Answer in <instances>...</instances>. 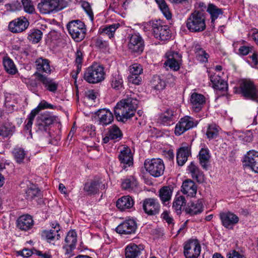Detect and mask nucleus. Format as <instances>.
I'll return each instance as SVG.
<instances>
[{
  "mask_svg": "<svg viewBox=\"0 0 258 258\" xmlns=\"http://www.w3.org/2000/svg\"><path fill=\"white\" fill-rule=\"evenodd\" d=\"M160 207V204L157 199L148 198L143 201V210L148 215L153 216L158 214Z\"/></svg>",
  "mask_w": 258,
  "mask_h": 258,
  "instance_id": "nucleus-17",
  "label": "nucleus"
},
{
  "mask_svg": "<svg viewBox=\"0 0 258 258\" xmlns=\"http://www.w3.org/2000/svg\"><path fill=\"white\" fill-rule=\"evenodd\" d=\"M185 204L186 200L184 196H176L173 202L172 208L177 214L179 215L182 210L184 209L183 207L185 206Z\"/></svg>",
  "mask_w": 258,
  "mask_h": 258,
  "instance_id": "nucleus-33",
  "label": "nucleus"
},
{
  "mask_svg": "<svg viewBox=\"0 0 258 258\" xmlns=\"http://www.w3.org/2000/svg\"><path fill=\"white\" fill-rule=\"evenodd\" d=\"M207 11L209 13L211 16V22L214 23L220 15L223 13V10L218 8L213 4H209L207 9Z\"/></svg>",
  "mask_w": 258,
  "mask_h": 258,
  "instance_id": "nucleus-35",
  "label": "nucleus"
},
{
  "mask_svg": "<svg viewBox=\"0 0 258 258\" xmlns=\"http://www.w3.org/2000/svg\"><path fill=\"white\" fill-rule=\"evenodd\" d=\"M84 79L91 84L99 83L104 79V69L97 63L88 67L84 74Z\"/></svg>",
  "mask_w": 258,
  "mask_h": 258,
  "instance_id": "nucleus-4",
  "label": "nucleus"
},
{
  "mask_svg": "<svg viewBox=\"0 0 258 258\" xmlns=\"http://www.w3.org/2000/svg\"><path fill=\"white\" fill-rule=\"evenodd\" d=\"M24 11L29 14L36 13V10L33 2L31 0H21Z\"/></svg>",
  "mask_w": 258,
  "mask_h": 258,
  "instance_id": "nucleus-47",
  "label": "nucleus"
},
{
  "mask_svg": "<svg viewBox=\"0 0 258 258\" xmlns=\"http://www.w3.org/2000/svg\"><path fill=\"white\" fill-rule=\"evenodd\" d=\"M113 139V127L110 126L108 132L105 134V136L103 138L104 143H107L110 140Z\"/></svg>",
  "mask_w": 258,
  "mask_h": 258,
  "instance_id": "nucleus-58",
  "label": "nucleus"
},
{
  "mask_svg": "<svg viewBox=\"0 0 258 258\" xmlns=\"http://www.w3.org/2000/svg\"><path fill=\"white\" fill-rule=\"evenodd\" d=\"M241 93L246 99L257 101L258 89L253 83L247 80H243L240 84Z\"/></svg>",
  "mask_w": 258,
  "mask_h": 258,
  "instance_id": "nucleus-9",
  "label": "nucleus"
},
{
  "mask_svg": "<svg viewBox=\"0 0 258 258\" xmlns=\"http://www.w3.org/2000/svg\"><path fill=\"white\" fill-rule=\"evenodd\" d=\"M123 81L120 75H118L114 81V89L122 91L123 90Z\"/></svg>",
  "mask_w": 258,
  "mask_h": 258,
  "instance_id": "nucleus-52",
  "label": "nucleus"
},
{
  "mask_svg": "<svg viewBox=\"0 0 258 258\" xmlns=\"http://www.w3.org/2000/svg\"><path fill=\"white\" fill-rule=\"evenodd\" d=\"M33 224L32 218L28 215L21 216L17 220V227L22 230L27 231L30 229Z\"/></svg>",
  "mask_w": 258,
  "mask_h": 258,
  "instance_id": "nucleus-29",
  "label": "nucleus"
},
{
  "mask_svg": "<svg viewBox=\"0 0 258 258\" xmlns=\"http://www.w3.org/2000/svg\"><path fill=\"white\" fill-rule=\"evenodd\" d=\"M210 81L214 89L218 90H226L228 88L227 83L221 78L219 74L215 73L210 76Z\"/></svg>",
  "mask_w": 258,
  "mask_h": 258,
  "instance_id": "nucleus-27",
  "label": "nucleus"
},
{
  "mask_svg": "<svg viewBox=\"0 0 258 258\" xmlns=\"http://www.w3.org/2000/svg\"><path fill=\"white\" fill-rule=\"evenodd\" d=\"M42 32L38 29H32L30 31L28 39L33 43L39 42L42 38Z\"/></svg>",
  "mask_w": 258,
  "mask_h": 258,
  "instance_id": "nucleus-42",
  "label": "nucleus"
},
{
  "mask_svg": "<svg viewBox=\"0 0 258 258\" xmlns=\"http://www.w3.org/2000/svg\"><path fill=\"white\" fill-rule=\"evenodd\" d=\"M77 241V234L76 232L74 231H69L65 238L66 244L69 245L72 247H75Z\"/></svg>",
  "mask_w": 258,
  "mask_h": 258,
  "instance_id": "nucleus-48",
  "label": "nucleus"
},
{
  "mask_svg": "<svg viewBox=\"0 0 258 258\" xmlns=\"http://www.w3.org/2000/svg\"><path fill=\"white\" fill-rule=\"evenodd\" d=\"M3 64L6 71L8 73L14 75L17 72V68L13 61L9 57L4 58Z\"/></svg>",
  "mask_w": 258,
  "mask_h": 258,
  "instance_id": "nucleus-40",
  "label": "nucleus"
},
{
  "mask_svg": "<svg viewBox=\"0 0 258 258\" xmlns=\"http://www.w3.org/2000/svg\"><path fill=\"white\" fill-rule=\"evenodd\" d=\"M201 246L197 240H190L184 246L186 258H198L201 253Z\"/></svg>",
  "mask_w": 258,
  "mask_h": 258,
  "instance_id": "nucleus-13",
  "label": "nucleus"
},
{
  "mask_svg": "<svg viewBox=\"0 0 258 258\" xmlns=\"http://www.w3.org/2000/svg\"><path fill=\"white\" fill-rule=\"evenodd\" d=\"M34 63L37 70L33 75L35 80L34 81L31 80L30 84L33 87H37L38 83L36 81H37L42 84L50 92H55L58 87L57 83L45 74H43L51 73L50 61L48 59L40 57L36 59Z\"/></svg>",
  "mask_w": 258,
  "mask_h": 258,
  "instance_id": "nucleus-1",
  "label": "nucleus"
},
{
  "mask_svg": "<svg viewBox=\"0 0 258 258\" xmlns=\"http://www.w3.org/2000/svg\"><path fill=\"white\" fill-rule=\"evenodd\" d=\"M163 218L166 221V222L169 224L173 223V218L170 217L167 211H164L162 214Z\"/></svg>",
  "mask_w": 258,
  "mask_h": 258,
  "instance_id": "nucleus-63",
  "label": "nucleus"
},
{
  "mask_svg": "<svg viewBox=\"0 0 258 258\" xmlns=\"http://www.w3.org/2000/svg\"><path fill=\"white\" fill-rule=\"evenodd\" d=\"M13 154L16 162L18 163H21L25 157L26 152L23 148L17 147L14 149Z\"/></svg>",
  "mask_w": 258,
  "mask_h": 258,
  "instance_id": "nucleus-46",
  "label": "nucleus"
},
{
  "mask_svg": "<svg viewBox=\"0 0 258 258\" xmlns=\"http://www.w3.org/2000/svg\"><path fill=\"white\" fill-rule=\"evenodd\" d=\"M130 75H141L143 73V68L141 64L134 63L129 67Z\"/></svg>",
  "mask_w": 258,
  "mask_h": 258,
  "instance_id": "nucleus-50",
  "label": "nucleus"
},
{
  "mask_svg": "<svg viewBox=\"0 0 258 258\" xmlns=\"http://www.w3.org/2000/svg\"><path fill=\"white\" fill-rule=\"evenodd\" d=\"M188 170L191 174L192 177L199 181L200 178L203 176V173L194 162L190 163L188 166Z\"/></svg>",
  "mask_w": 258,
  "mask_h": 258,
  "instance_id": "nucleus-43",
  "label": "nucleus"
},
{
  "mask_svg": "<svg viewBox=\"0 0 258 258\" xmlns=\"http://www.w3.org/2000/svg\"><path fill=\"white\" fill-rule=\"evenodd\" d=\"M120 150L118 156V159L122 166V169L127 170V168L133 165V155L130 148L127 146H119L118 150Z\"/></svg>",
  "mask_w": 258,
  "mask_h": 258,
  "instance_id": "nucleus-11",
  "label": "nucleus"
},
{
  "mask_svg": "<svg viewBox=\"0 0 258 258\" xmlns=\"http://www.w3.org/2000/svg\"><path fill=\"white\" fill-rule=\"evenodd\" d=\"M67 27L72 38L76 41H80L85 38L86 28L81 21L73 20L67 24Z\"/></svg>",
  "mask_w": 258,
  "mask_h": 258,
  "instance_id": "nucleus-6",
  "label": "nucleus"
},
{
  "mask_svg": "<svg viewBox=\"0 0 258 258\" xmlns=\"http://www.w3.org/2000/svg\"><path fill=\"white\" fill-rule=\"evenodd\" d=\"M190 101L193 110L196 112L201 110L206 102L204 96L197 93H193L191 95Z\"/></svg>",
  "mask_w": 258,
  "mask_h": 258,
  "instance_id": "nucleus-23",
  "label": "nucleus"
},
{
  "mask_svg": "<svg viewBox=\"0 0 258 258\" xmlns=\"http://www.w3.org/2000/svg\"><path fill=\"white\" fill-rule=\"evenodd\" d=\"M190 154V150L188 147H180L176 154L177 163L179 166H183L187 160Z\"/></svg>",
  "mask_w": 258,
  "mask_h": 258,
  "instance_id": "nucleus-30",
  "label": "nucleus"
},
{
  "mask_svg": "<svg viewBox=\"0 0 258 258\" xmlns=\"http://www.w3.org/2000/svg\"><path fill=\"white\" fill-rule=\"evenodd\" d=\"M59 230L60 228H58L56 230H52V229L45 230L43 232L42 236L45 237L48 240H49L50 242L54 239L58 240L60 237V234L58 233Z\"/></svg>",
  "mask_w": 258,
  "mask_h": 258,
  "instance_id": "nucleus-45",
  "label": "nucleus"
},
{
  "mask_svg": "<svg viewBox=\"0 0 258 258\" xmlns=\"http://www.w3.org/2000/svg\"><path fill=\"white\" fill-rule=\"evenodd\" d=\"M98 93L94 90H88L85 93L86 97L92 100H94L97 98Z\"/></svg>",
  "mask_w": 258,
  "mask_h": 258,
  "instance_id": "nucleus-59",
  "label": "nucleus"
},
{
  "mask_svg": "<svg viewBox=\"0 0 258 258\" xmlns=\"http://www.w3.org/2000/svg\"><path fill=\"white\" fill-rule=\"evenodd\" d=\"M15 130V126L9 121L4 122L0 125V136L8 137L12 136Z\"/></svg>",
  "mask_w": 258,
  "mask_h": 258,
  "instance_id": "nucleus-32",
  "label": "nucleus"
},
{
  "mask_svg": "<svg viewBox=\"0 0 258 258\" xmlns=\"http://www.w3.org/2000/svg\"><path fill=\"white\" fill-rule=\"evenodd\" d=\"M159 196L163 203L171 199L172 194V188L169 186L162 187L159 191Z\"/></svg>",
  "mask_w": 258,
  "mask_h": 258,
  "instance_id": "nucleus-37",
  "label": "nucleus"
},
{
  "mask_svg": "<svg viewBox=\"0 0 258 258\" xmlns=\"http://www.w3.org/2000/svg\"><path fill=\"white\" fill-rule=\"evenodd\" d=\"M186 26L191 32L196 33L204 31L206 28L205 13L199 11H194L187 19Z\"/></svg>",
  "mask_w": 258,
  "mask_h": 258,
  "instance_id": "nucleus-3",
  "label": "nucleus"
},
{
  "mask_svg": "<svg viewBox=\"0 0 258 258\" xmlns=\"http://www.w3.org/2000/svg\"><path fill=\"white\" fill-rule=\"evenodd\" d=\"M18 253L19 255H22L24 257H28L31 256L32 254V252L28 249H24L22 250H20Z\"/></svg>",
  "mask_w": 258,
  "mask_h": 258,
  "instance_id": "nucleus-64",
  "label": "nucleus"
},
{
  "mask_svg": "<svg viewBox=\"0 0 258 258\" xmlns=\"http://www.w3.org/2000/svg\"><path fill=\"white\" fill-rule=\"evenodd\" d=\"M152 32L155 38L161 41H165L171 37L169 27L160 20L153 21Z\"/></svg>",
  "mask_w": 258,
  "mask_h": 258,
  "instance_id": "nucleus-8",
  "label": "nucleus"
},
{
  "mask_svg": "<svg viewBox=\"0 0 258 258\" xmlns=\"http://www.w3.org/2000/svg\"><path fill=\"white\" fill-rule=\"evenodd\" d=\"M219 127L215 124H209L207 132L206 135L209 140L216 138L219 135Z\"/></svg>",
  "mask_w": 258,
  "mask_h": 258,
  "instance_id": "nucleus-44",
  "label": "nucleus"
},
{
  "mask_svg": "<svg viewBox=\"0 0 258 258\" xmlns=\"http://www.w3.org/2000/svg\"><path fill=\"white\" fill-rule=\"evenodd\" d=\"M29 26V22L25 17L15 19L9 24V30L13 33H20L25 30Z\"/></svg>",
  "mask_w": 258,
  "mask_h": 258,
  "instance_id": "nucleus-19",
  "label": "nucleus"
},
{
  "mask_svg": "<svg viewBox=\"0 0 258 258\" xmlns=\"http://www.w3.org/2000/svg\"><path fill=\"white\" fill-rule=\"evenodd\" d=\"M144 167L147 172L154 177L162 176L165 170L163 161L160 158L146 160L144 162Z\"/></svg>",
  "mask_w": 258,
  "mask_h": 258,
  "instance_id": "nucleus-7",
  "label": "nucleus"
},
{
  "mask_svg": "<svg viewBox=\"0 0 258 258\" xmlns=\"http://www.w3.org/2000/svg\"><path fill=\"white\" fill-rule=\"evenodd\" d=\"M220 218L222 225L226 228L232 229L233 226L239 221L238 217L233 213L227 212L220 214Z\"/></svg>",
  "mask_w": 258,
  "mask_h": 258,
  "instance_id": "nucleus-18",
  "label": "nucleus"
},
{
  "mask_svg": "<svg viewBox=\"0 0 258 258\" xmlns=\"http://www.w3.org/2000/svg\"><path fill=\"white\" fill-rule=\"evenodd\" d=\"M251 49L252 47H251L242 46L239 48V52L242 55H246L251 52Z\"/></svg>",
  "mask_w": 258,
  "mask_h": 258,
  "instance_id": "nucleus-62",
  "label": "nucleus"
},
{
  "mask_svg": "<svg viewBox=\"0 0 258 258\" xmlns=\"http://www.w3.org/2000/svg\"><path fill=\"white\" fill-rule=\"evenodd\" d=\"M197 124V121L195 120L192 117L185 116L180 118L176 124L174 133L176 136H180L187 130L196 126Z\"/></svg>",
  "mask_w": 258,
  "mask_h": 258,
  "instance_id": "nucleus-10",
  "label": "nucleus"
},
{
  "mask_svg": "<svg viewBox=\"0 0 258 258\" xmlns=\"http://www.w3.org/2000/svg\"><path fill=\"white\" fill-rule=\"evenodd\" d=\"M227 258H246L243 255L240 254L238 251L232 250L227 253Z\"/></svg>",
  "mask_w": 258,
  "mask_h": 258,
  "instance_id": "nucleus-57",
  "label": "nucleus"
},
{
  "mask_svg": "<svg viewBox=\"0 0 258 258\" xmlns=\"http://www.w3.org/2000/svg\"><path fill=\"white\" fill-rule=\"evenodd\" d=\"M55 120V117L50 112L45 111L40 114L37 118L36 125L41 131H46L47 127Z\"/></svg>",
  "mask_w": 258,
  "mask_h": 258,
  "instance_id": "nucleus-16",
  "label": "nucleus"
},
{
  "mask_svg": "<svg viewBox=\"0 0 258 258\" xmlns=\"http://www.w3.org/2000/svg\"><path fill=\"white\" fill-rule=\"evenodd\" d=\"M83 54L81 50H78L76 53L75 63L77 66H82Z\"/></svg>",
  "mask_w": 258,
  "mask_h": 258,
  "instance_id": "nucleus-60",
  "label": "nucleus"
},
{
  "mask_svg": "<svg viewBox=\"0 0 258 258\" xmlns=\"http://www.w3.org/2000/svg\"><path fill=\"white\" fill-rule=\"evenodd\" d=\"M243 163L244 166L258 173V152L254 150L247 152L244 157Z\"/></svg>",
  "mask_w": 258,
  "mask_h": 258,
  "instance_id": "nucleus-15",
  "label": "nucleus"
},
{
  "mask_svg": "<svg viewBox=\"0 0 258 258\" xmlns=\"http://www.w3.org/2000/svg\"><path fill=\"white\" fill-rule=\"evenodd\" d=\"M138 186V182L133 176L125 179L121 183L122 188L128 191H133Z\"/></svg>",
  "mask_w": 258,
  "mask_h": 258,
  "instance_id": "nucleus-38",
  "label": "nucleus"
},
{
  "mask_svg": "<svg viewBox=\"0 0 258 258\" xmlns=\"http://www.w3.org/2000/svg\"><path fill=\"white\" fill-rule=\"evenodd\" d=\"M181 60V55L178 52L170 51L167 53V59L165 64L174 71H177Z\"/></svg>",
  "mask_w": 258,
  "mask_h": 258,
  "instance_id": "nucleus-22",
  "label": "nucleus"
},
{
  "mask_svg": "<svg viewBox=\"0 0 258 258\" xmlns=\"http://www.w3.org/2000/svg\"><path fill=\"white\" fill-rule=\"evenodd\" d=\"M181 191L183 194L192 197L197 194V187L192 180L187 179L182 183Z\"/></svg>",
  "mask_w": 258,
  "mask_h": 258,
  "instance_id": "nucleus-25",
  "label": "nucleus"
},
{
  "mask_svg": "<svg viewBox=\"0 0 258 258\" xmlns=\"http://www.w3.org/2000/svg\"><path fill=\"white\" fill-rule=\"evenodd\" d=\"M67 6L64 0H41L37 5V9L41 14H50L53 11H58Z\"/></svg>",
  "mask_w": 258,
  "mask_h": 258,
  "instance_id": "nucleus-5",
  "label": "nucleus"
},
{
  "mask_svg": "<svg viewBox=\"0 0 258 258\" xmlns=\"http://www.w3.org/2000/svg\"><path fill=\"white\" fill-rule=\"evenodd\" d=\"M174 117V112L172 109H167L161 113L159 116V122L163 125H170L173 121Z\"/></svg>",
  "mask_w": 258,
  "mask_h": 258,
  "instance_id": "nucleus-31",
  "label": "nucleus"
},
{
  "mask_svg": "<svg viewBox=\"0 0 258 258\" xmlns=\"http://www.w3.org/2000/svg\"><path fill=\"white\" fill-rule=\"evenodd\" d=\"M204 210V205L202 200H198L195 202H189L184 208L186 214L194 216L201 214Z\"/></svg>",
  "mask_w": 258,
  "mask_h": 258,
  "instance_id": "nucleus-21",
  "label": "nucleus"
},
{
  "mask_svg": "<svg viewBox=\"0 0 258 258\" xmlns=\"http://www.w3.org/2000/svg\"><path fill=\"white\" fill-rule=\"evenodd\" d=\"M105 188L104 184H102L100 179L94 180L90 183H86L84 190L89 195L96 194L100 189H103Z\"/></svg>",
  "mask_w": 258,
  "mask_h": 258,
  "instance_id": "nucleus-28",
  "label": "nucleus"
},
{
  "mask_svg": "<svg viewBox=\"0 0 258 258\" xmlns=\"http://www.w3.org/2000/svg\"><path fill=\"white\" fill-rule=\"evenodd\" d=\"M137 229V223L133 219H127L120 223L115 231L120 234H132L135 233Z\"/></svg>",
  "mask_w": 258,
  "mask_h": 258,
  "instance_id": "nucleus-14",
  "label": "nucleus"
},
{
  "mask_svg": "<svg viewBox=\"0 0 258 258\" xmlns=\"http://www.w3.org/2000/svg\"><path fill=\"white\" fill-rule=\"evenodd\" d=\"M200 163L204 169H207L211 155L207 148H202L199 154Z\"/></svg>",
  "mask_w": 258,
  "mask_h": 258,
  "instance_id": "nucleus-34",
  "label": "nucleus"
},
{
  "mask_svg": "<svg viewBox=\"0 0 258 258\" xmlns=\"http://www.w3.org/2000/svg\"><path fill=\"white\" fill-rule=\"evenodd\" d=\"M129 51L134 54H140L144 50V42L139 34H132L128 43Z\"/></svg>",
  "mask_w": 258,
  "mask_h": 258,
  "instance_id": "nucleus-12",
  "label": "nucleus"
},
{
  "mask_svg": "<svg viewBox=\"0 0 258 258\" xmlns=\"http://www.w3.org/2000/svg\"><path fill=\"white\" fill-rule=\"evenodd\" d=\"M40 190L38 187L35 185H32L26 191V198L32 201L36 198L40 196Z\"/></svg>",
  "mask_w": 258,
  "mask_h": 258,
  "instance_id": "nucleus-39",
  "label": "nucleus"
},
{
  "mask_svg": "<svg viewBox=\"0 0 258 258\" xmlns=\"http://www.w3.org/2000/svg\"><path fill=\"white\" fill-rule=\"evenodd\" d=\"M134 205V201L130 196H123L116 202V207L121 211L131 209Z\"/></svg>",
  "mask_w": 258,
  "mask_h": 258,
  "instance_id": "nucleus-24",
  "label": "nucleus"
},
{
  "mask_svg": "<svg viewBox=\"0 0 258 258\" xmlns=\"http://www.w3.org/2000/svg\"><path fill=\"white\" fill-rule=\"evenodd\" d=\"M75 247H72V246H70V245L65 244L63 246V250L64 251V254L67 256V257H70L72 256V251Z\"/></svg>",
  "mask_w": 258,
  "mask_h": 258,
  "instance_id": "nucleus-61",
  "label": "nucleus"
},
{
  "mask_svg": "<svg viewBox=\"0 0 258 258\" xmlns=\"http://www.w3.org/2000/svg\"><path fill=\"white\" fill-rule=\"evenodd\" d=\"M127 79L129 83L136 85H140L142 81V79L140 75L136 76L135 75H129Z\"/></svg>",
  "mask_w": 258,
  "mask_h": 258,
  "instance_id": "nucleus-53",
  "label": "nucleus"
},
{
  "mask_svg": "<svg viewBox=\"0 0 258 258\" xmlns=\"http://www.w3.org/2000/svg\"><path fill=\"white\" fill-rule=\"evenodd\" d=\"M83 7L85 9V11L87 13L89 17V18L91 21L93 20V13L90 8V6L88 3L85 2L82 5Z\"/></svg>",
  "mask_w": 258,
  "mask_h": 258,
  "instance_id": "nucleus-55",
  "label": "nucleus"
},
{
  "mask_svg": "<svg viewBox=\"0 0 258 258\" xmlns=\"http://www.w3.org/2000/svg\"><path fill=\"white\" fill-rule=\"evenodd\" d=\"M38 108L40 109V110L47 109V108H50V109H54L55 108V106L50 103H48L47 102H46L45 100H42L39 104L38 105Z\"/></svg>",
  "mask_w": 258,
  "mask_h": 258,
  "instance_id": "nucleus-56",
  "label": "nucleus"
},
{
  "mask_svg": "<svg viewBox=\"0 0 258 258\" xmlns=\"http://www.w3.org/2000/svg\"><path fill=\"white\" fill-rule=\"evenodd\" d=\"M94 42L96 47L104 51H108V43L107 41L100 38H97L94 40Z\"/></svg>",
  "mask_w": 258,
  "mask_h": 258,
  "instance_id": "nucleus-51",
  "label": "nucleus"
},
{
  "mask_svg": "<svg viewBox=\"0 0 258 258\" xmlns=\"http://www.w3.org/2000/svg\"><path fill=\"white\" fill-rule=\"evenodd\" d=\"M95 119L100 125H107L113 121V114L108 109H99L95 112Z\"/></svg>",
  "mask_w": 258,
  "mask_h": 258,
  "instance_id": "nucleus-20",
  "label": "nucleus"
},
{
  "mask_svg": "<svg viewBox=\"0 0 258 258\" xmlns=\"http://www.w3.org/2000/svg\"><path fill=\"white\" fill-rule=\"evenodd\" d=\"M162 14L167 20L171 19L172 14L168 6L164 0H155Z\"/></svg>",
  "mask_w": 258,
  "mask_h": 258,
  "instance_id": "nucleus-41",
  "label": "nucleus"
},
{
  "mask_svg": "<svg viewBox=\"0 0 258 258\" xmlns=\"http://www.w3.org/2000/svg\"><path fill=\"white\" fill-rule=\"evenodd\" d=\"M100 34L111 38L113 37V25L102 27L99 29Z\"/></svg>",
  "mask_w": 258,
  "mask_h": 258,
  "instance_id": "nucleus-49",
  "label": "nucleus"
},
{
  "mask_svg": "<svg viewBox=\"0 0 258 258\" xmlns=\"http://www.w3.org/2000/svg\"><path fill=\"white\" fill-rule=\"evenodd\" d=\"M123 137V134L120 128L116 125L114 124V140L118 141L120 140Z\"/></svg>",
  "mask_w": 258,
  "mask_h": 258,
  "instance_id": "nucleus-54",
  "label": "nucleus"
},
{
  "mask_svg": "<svg viewBox=\"0 0 258 258\" xmlns=\"http://www.w3.org/2000/svg\"><path fill=\"white\" fill-rule=\"evenodd\" d=\"M138 106V101L132 97L118 102L114 109V114L118 121L125 122L135 115Z\"/></svg>",
  "mask_w": 258,
  "mask_h": 258,
  "instance_id": "nucleus-2",
  "label": "nucleus"
},
{
  "mask_svg": "<svg viewBox=\"0 0 258 258\" xmlns=\"http://www.w3.org/2000/svg\"><path fill=\"white\" fill-rule=\"evenodd\" d=\"M194 51L197 59L201 62H206L209 57V54L202 48L200 45L196 44L194 47Z\"/></svg>",
  "mask_w": 258,
  "mask_h": 258,
  "instance_id": "nucleus-36",
  "label": "nucleus"
},
{
  "mask_svg": "<svg viewBox=\"0 0 258 258\" xmlns=\"http://www.w3.org/2000/svg\"><path fill=\"white\" fill-rule=\"evenodd\" d=\"M143 247L141 245H137L134 243L128 244L125 249L126 258H138L142 253Z\"/></svg>",
  "mask_w": 258,
  "mask_h": 258,
  "instance_id": "nucleus-26",
  "label": "nucleus"
}]
</instances>
